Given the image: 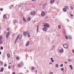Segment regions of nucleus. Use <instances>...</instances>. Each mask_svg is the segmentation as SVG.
<instances>
[{"label":"nucleus","mask_w":74,"mask_h":74,"mask_svg":"<svg viewBox=\"0 0 74 74\" xmlns=\"http://www.w3.org/2000/svg\"><path fill=\"white\" fill-rule=\"evenodd\" d=\"M58 49L59 50V52H60V53H63L64 51L63 49H62V47H59L58 48Z\"/></svg>","instance_id":"obj_1"},{"label":"nucleus","mask_w":74,"mask_h":74,"mask_svg":"<svg viewBox=\"0 0 74 74\" xmlns=\"http://www.w3.org/2000/svg\"><path fill=\"white\" fill-rule=\"evenodd\" d=\"M44 27H46L47 28L49 27V24L45 23L43 25Z\"/></svg>","instance_id":"obj_2"},{"label":"nucleus","mask_w":74,"mask_h":74,"mask_svg":"<svg viewBox=\"0 0 74 74\" xmlns=\"http://www.w3.org/2000/svg\"><path fill=\"white\" fill-rule=\"evenodd\" d=\"M63 47L65 48H68V45L66 44H64L63 45Z\"/></svg>","instance_id":"obj_3"},{"label":"nucleus","mask_w":74,"mask_h":74,"mask_svg":"<svg viewBox=\"0 0 74 74\" xmlns=\"http://www.w3.org/2000/svg\"><path fill=\"white\" fill-rule=\"evenodd\" d=\"M28 32H23V35H24V36H25V37H26L27 36V34L28 33Z\"/></svg>","instance_id":"obj_4"},{"label":"nucleus","mask_w":74,"mask_h":74,"mask_svg":"<svg viewBox=\"0 0 74 74\" xmlns=\"http://www.w3.org/2000/svg\"><path fill=\"white\" fill-rule=\"evenodd\" d=\"M41 15L42 16H45V12L44 11L42 12L41 14Z\"/></svg>","instance_id":"obj_5"},{"label":"nucleus","mask_w":74,"mask_h":74,"mask_svg":"<svg viewBox=\"0 0 74 74\" xmlns=\"http://www.w3.org/2000/svg\"><path fill=\"white\" fill-rule=\"evenodd\" d=\"M31 14L32 15H35V14H36V13L35 11H34L31 13Z\"/></svg>","instance_id":"obj_6"},{"label":"nucleus","mask_w":74,"mask_h":74,"mask_svg":"<svg viewBox=\"0 0 74 74\" xmlns=\"http://www.w3.org/2000/svg\"><path fill=\"white\" fill-rule=\"evenodd\" d=\"M19 36H20L19 35L17 37L16 39L15 42V44H16V41H17V40L18 39V38H19Z\"/></svg>","instance_id":"obj_7"},{"label":"nucleus","mask_w":74,"mask_h":74,"mask_svg":"<svg viewBox=\"0 0 74 74\" xmlns=\"http://www.w3.org/2000/svg\"><path fill=\"white\" fill-rule=\"evenodd\" d=\"M25 4V3H23L21 4L18 6V7H23V6H24Z\"/></svg>","instance_id":"obj_8"},{"label":"nucleus","mask_w":74,"mask_h":74,"mask_svg":"<svg viewBox=\"0 0 74 74\" xmlns=\"http://www.w3.org/2000/svg\"><path fill=\"white\" fill-rule=\"evenodd\" d=\"M23 21L25 23H26V19L24 17H23Z\"/></svg>","instance_id":"obj_9"},{"label":"nucleus","mask_w":74,"mask_h":74,"mask_svg":"<svg viewBox=\"0 0 74 74\" xmlns=\"http://www.w3.org/2000/svg\"><path fill=\"white\" fill-rule=\"evenodd\" d=\"M10 35V31H9L8 34H7V35H6V36L7 38H8V37L9 36V35Z\"/></svg>","instance_id":"obj_10"},{"label":"nucleus","mask_w":74,"mask_h":74,"mask_svg":"<svg viewBox=\"0 0 74 74\" xmlns=\"http://www.w3.org/2000/svg\"><path fill=\"white\" fill-rule=\"evenodd\" d=\"M3 65V62H2V61H1L0 62V66H2Z\"/></svg>","instance_id":"obj_11"},{"label":"nucleus","mask_w":74,"mask_h":74,"mask_svg":"<svg viewBox=\"0 0 74 74\" xmlns=\"http://www.w3.org/2000/svg\"><path fill=\"white\" fill-rule=\"evenodd\" d=\"M29 45V41H28L27 43V44L26 45V46L27 47V46H28V45Z\"/></svg>","instance_id":"obj_12"},{"label":"nucleus","mask_w":74,"mask_h":74,"mask_svg":"<svg viewBox=\"0 0 74 74\" xmlns=\"http://www.w3.org/2000/svg\"><path fill=\"white\" fill-rule=\"evenodd\" d=\"M30 17H28L27 18V21H30Z\"/></svg>","instance_id":"obj_13"},{"label":"nucleus","mask_w":74,"mask_h":74,"mask_svg":"<svg viewBox=\"0 0 74 74\" xmlns=\"http://www.w3.org/2000/svg\"><path fill=\"white\" fill-rule=\"evenodd\" d=\"M3 18L4 19H7V16H6V15H3Z\"/></svg>","instance_id":"obj_14"},{"label":"nucleus","mask_w":74,"mask_h":74,"mask_svg":"<svg viewBox=\"0 0 74 74\" xmlns=\"http://www.w3.org/2000/svg\"><path fill=\"white\" fill-rule=\"evenodd\" d=\"M7 56L8 58H10V57H11V56H10V54L9 53H8L7 54Z\"/></svg>","instance_id":"obj_15"},{"label":"nucleus","mask_w":74,"mask_h":74,"mask_svg":"<svg viewBox=\"0 0 74 74\" xmlns=\"http://www.w3.org/2000/svg\"><path fill=\"white\" fill-rule=\"evenodd\" d=\"M68 61L69 62H72V59H69L68 60Z\"/></svg>","instance_id":"obj_16"},{"label":"nucleus","mask_w":74,"mask_h":74,"mask_svg":"<svg viewBox=\"0 0 74 74\" xmlns=\"http://www.w3.org/2000/svg\"><path fill=\"white\" fill-rule=\"evenodd\" d=\"M43 30H44V31H47V28L45 27H44L43 28Z\"/></svg>","instance_id":"obj_17"},{"label":"nucleus","mask_w":74,"mask_h":74,"mask_svg":"<svg viewBox=\"0 0 74 74\" xmlns=\"http://www.w3.org/2000/svg\"><path fill=\"white\" fill-rule=\"evenodd\" d=\"M54 1H55V0H51V3H54Z\"/></svg>","instance_id":"obj_18"},{"label":"nucleus","mask_w":74,"mask_h":74,"mask_svg":"<svg viewBox=\"0 0 74 74\" xmlns=\"http://www.w3.org/2000/svg\"><path fill=\"white\" fill-rule=\"evenodd\" d=\"M63 11H64V12H66L67 10H66V9H65V8H64L63 9Z\"/></svg>","instance_id":"obj_19"},{"label":"nucleus","mask_w":74,"mask_h":74,"mask_svg":"<svg viewBox=\"0 0 74 74\" xmlns=\"http://www.w3.org/2000/svg\"><path fill=\"white\" fill-rule=\"evenodd\" d=\"M51 61L52 62H54V60H53V58H51Z\"/></svg>","instance_id":"obj_20"},{"label":"nucleus","mask_w":74,"mask_h":74,"mask_svg":"<svg viewBox=\"0 0 74 74\" xmlns=\"http://www.w3.org/2000/svg\"><path fill=\"white\" fill-rule=\"evenodd\" d=\"M54 48H55V45H53L52 47V50H53L54 49Z\"/></svg>","instance_id":"obj_21"},{"label":"nucleus","mask_w":74,"mask_h":74,"mask_svg":"<svg viewBox=\"0 0 74 74\" xmlns=\"http://www.w3.org/2000/svg\"><path fill=\"white\" fill-rule=\"evenodd\" d=\"M3 70H4V68H3V67L1 69V72H3Z\"/></svg>","instance_id":"obj_22"},{"label":"nucleus","mask_w":74,"mask_h":74,"mask_svg":"<svg viewBox=\"0 0 74 74\" xmlns=\"http://www.w3.org/2000/svg\"><path fill=\"white\" fill-rule=\"evenodd\" d=\"M69 66L70 67V68H71V70H73V66H72V65H70Z\"/></svg>","instance_id":"obj_23"},{"label":"nucleus","mask_w":74,"mask_h":74,"mask_svg":"<svg viewBox=\"0 0 74 74\" xmlns=\"http://www.w3.org/2000/svg\"><path fill=\"white\" fill-rule=\"evenodd\" d=\"M3 40V37L0 36V40Z\"/></svg>","instance_id":"obj_24"},{"label":"nucleus","mask_w":74,"mask_h":74,"mask_svg":"<svg viewBox=\"0 0 74 74\" xmlns=\"http://www.w3.org/2000/svg\"><path fill=\"white\" fill-rule=\"evenodd\" d=\"M70 8L72 10H73V6H71Z\"/></svg>","instance_id":"obj_25"},{"label":"nucleus","mask_w":74,"mask_h":74,"mask_svg":"<svg viewBox=\"0 0 74 74\" xmlns=\"http://www.w3.org/2000/svg\"><path fill=\"white\" fill-rule=\"evenodd\" d=\"M27 34V36H28V37H30V34H29V32H28Z\"/></svg>","instance_id":"obj_26"},{"label":"nucleus","mask_w":74,"mask_h":74,"mask_svg":"<svg viewBox=\"0 0 74 74\" xmlns=\"http://www.w3.org/2000/svg\"><path fill=\"white\" fill-rule=\"evenodd\" d=\"M55 66L56 67L58 68L59 67V65H58V64H57Z\"/></svg>","instance_id":"obj_27"},{"label":"nucleus","mask_w":74,"mask_h":74,"mask_svg":"<svg viewBox=\"0 0 74 74\" xmlns=\"http://www.w3.org/2000/svg\"><path fill=\"white\" fill-rule=\"evenodd\" d=\"M3 44V41L1 40H0V44Z\"/></svg>","instance_id":"obj_28"},{"label":"nucleus","mask_w":74,"mask_h":74,"mask_svg":"<svg viewBox=\"0 0 74 74\" xmlns=\"http://www.w3.org/2000/svg\"><path fill=\"white\" fill-rule=\"evenodd\" d=\"M64 8L66 10H67V9H68V6H65V8Z\"/></svg>","instance_id":"obj_29"},{"label":"nucleus","mask_w":74,"mask_h":74,"mask_svg":"<svg viewBox=\"0 0 74 74\" xmlns=\"http://www.w3.org/2000/svg\"><path fill=\"white\" fill-rule=\"evenodd\" d=\"M18 67H21V64H18Z\"/></svg>","instance_id":"obj_30"},{"label":"nucleus","mask_w":74,"mask_h":74,"mask_svg":"<svg viewBox=\"0 0 74 74\" xmlns=\"http://www.w3.org/2000/svg\"><path fill=\"white\" fill-rule=\"evenodd\" d=\"M58 27L59 29H61V26L60 25H59L58 26Z\"/></svg>","instance_id":"obj_31"},{"label":"nucleus","mask_w":74,"mask_h":74,"mask_svg":"<svg viewBox=\"0 0 74 74\" xmlns=\"http://www.w3.org/2000/svg\"><path fill=\"white\" fill-rule=\"evenodd\" d=\"M65 38H66V40H68V36H67V35H66L65 36Z\"/></svg>","instance_id":"obj_32"},{"label":"nucleus","mask_w":74,"mask_h":74,"mask_svg":"<svg viewBox=\"0 0 74 74\" xmlns=\"http://www.w3.org/2000/svg\"><path fill=\"white\" fill-rule=\"evenodd\" d=\"M47 5V3H45V4L43 5V6L44 7H45V6H46V5Z\"/></svg>","instance_id":"obj_33"},{"label":"nucleus","mask_w":74,"mask_h":74,"mask_svg":"<svg viewBox=\"0 0 74 74\" xmlns=\"http://www.w3.org/2000/svg\"><path fill=\"white\" fill-rule=\"evenodd\" d=\"M39 26H38L37 27V32H38V31H39V30H38V27H39Z\"/></svg>","instance_id":"obj_34"},{"label":"nucleus","mask_w":74,"mask_h":74,"mask_svg":"<svg viewBox=\"0 0 74 74\" xmlns=\"http://www.w3.org/2000/svg\"><path fill=\"white\" fill-rule=\"evenodd\" d=\"M32 70H34L35 69V68H34V67H32Z\"/></svg>","instance_id":"obj_35"},{"label":"nucleus","mask_w":74,"mask_h":74,"mask_svg":"<svg viewBox=\"0 0 74 74\" xmlns=\"http://www.w3.org/2000/svg\"><path fill=\"white\" fill-rule=\"evenodd\" d=\"M16 59H17V60H19V58L18 56L16 57Z\"/></svg>","instance_id":"obj_36"},{"label":"nucleus","mask_w":74,"mask_h":74,"mask_svg":"<svg viewBox=\"0 0 74 74\" xmlns=\"http://www.w3.org/2000/svg\"><path fill=\"white\" fill-rule=\"evenodd\" d=\"M61 70L63 71V70H64V69L63 68H61Z\"/></svg>","instance_id":"obj_37"},{"label":"nucleus","mask_w":74,"mask_h":74,"mask_svg":"<svg viewBox=\"0 0 74 74\" xmlns=\"http://www.w3.org/2000/svg\"><path fill=\"white\" fill-rule=\"evenodd\" d=\"M37 0H32V1H33L34 2H36V1H37Z\"/></svg>","instance_id":"obj_38"},{"label":"nucleus","mask_w":74,"mask_h":74,"mask_svg":"<svg viewBox=\"0 0 74 74\" xmlns=\"http://www.w3.org/2000/svg\"><path fill=\"white\" fill-rule=\"evenodd\" d=\"M69 39H71L72 38V37H71V36H69Z\"/></svg>","instance_id":"obj_39"},{"label":"nucleus","mask_w":74,"mask_h":74,"mask_svg":"<svg viewBox=\"0 0 74 74\" xmlns=\"http://www.w3.org/2000/svg\"><path fill=\"white\" fill-rule=\"evenodd\" d=\"M1 50L3 49V47H1Z\"/></svg>","instance_id":"obj_40"},{"label":"nucleus","mask_w":74,"mask_h":74,"mask_svg":"<svg viewBox=\"0 0 74 74\" xmlns=\"http://www.w3.org/2000/svg\"><path fill=\"white\" fill-rule=\"evenodd\" d=\"M12 6H10V7L9 8H10V9H12Z\"/></svg>","instance_id":"obj_41"},{"label":"nucleus","mask_w":74,"mask_h":74,"mask_svg":"<svg viewBox=\"0 0 74 74\" xmlns=\"http://www.w3.org/2000/svg\"><path fill=\"white\" fill-rule=\"evenodd\" d=\"M63 64H62L61 65H60V67H63Z\"/></svg>","instance_id":"obj_42"},{"label":"nucleus","mask_w":74,"mask_h":74,"mask_svg":"<svg viewBox=\"0 0 74 74\" xmlns=\"http://www.w3.org/2000/svg\"><path fill=\"white\" fill-rule=\"evenodd\" d=\"M49 74H53V72H50Z\"/></svg>","instance_id":"obj_43"},{"label":"nucleus","mask_w":74,"mask_h":74,"mask_svg":"<svg viewBox=\"0 0 74 74\" xmlns=\"http://www.w3.org/2000/svg\"><path fill=\"white\" fill-rule=\"evenodd\" d=\"M11 66H8V69H11Z\"/></svg>","instance_id":"obj_44"},{"label":"nucleus","mask_w":74,"mask_h":74,"mask_svg":"<svg viewBox=\"0 0 74 74\" xmlns=\"http://www.w3.org/2000/svg\"><path fill=\"white\" fill-rule=\"evenodd\" d=\"M16 22H17V21H16V20H15L14 21V23H16Z\"/></svg>","instance_id":"obj_45"},{"label":"nucleus","mask_w":74,"mask_h":74,"mask_svg":"<svg viewBox=\"0 0 74 74\" xmlns=\"http://www.w3.org/2000/svg\"><path fill=\"white\" fill-rule=\"evenodd\" d=\"M7 30L8 31H9V30H10V28H8L7 29Z\"/></svg>","instance_id":"obj_46"},{"label":"nucleus","mask_w":74,"mask_h":74,"mask_svg":"<svg viewBox=\"0 0 74 74\" xmlns=\"http://www.w3.org/2000/svg\"><path fill=\"white\" fill-rule=\"evenodd\" d=\"M49 64H52V62H50L49 63Z\"/></svg>","instance_id":"obj_47"},{"label":"nucleus","mask_w":74,"mask_h":74,"mask_svg":"<svg viewBox=\"0 0 74 74\" xmlns=\"http://www.w3.org/2000/svg\"><path fill=\"white\" fill-rule=\"evenodd\" d=\"M0 10L1 11H3V9H2V8H1L0 9Z\"/></svg>","instance_id":"obj_48"},{"label":"nucleus","mask_w":74,"mask_h":74,"mask_svg":"<svg viewBox=\"0 0 74 74\" xmlns=\"http://www.w3.org/2000/svg\"><path fill=\"white\" fill-rule=\"evenodd\" d=\"M72 52H73V53H74V50H72Z\"/></svg>","instance_id":"obj_49"},{"label":"nucleus","mask_w":74,"mask_h":74,"mask_svg":"<svg viewBox=\"0 0 74 74\" xmlns=\"http://www.w3.org/2000/svg\"><path fill=\"white\" fill-rule=\"evenodd\" d=\"M11 6L12 7H14V5H12Z\"/></svg>","instance_id":"obj_50"},{"label":"nucleus","mask_w":74,"mask_h":74,"mask_svg":"<svg viewBox=\"0 0 74 74\" xmlns=\"http://www.w3.org/2000/svg\"><path fill=\"white\" fill-rule=\"evenodd\" d=\"M12 74H15V73L14 72H13Z\"/></svg>","instance_id":"obj_51"},{"label":"nucleus","mask_w":74,"mask_h":74,"mask_svg":"<svg viewBox=\"0 0 74 74\" xmlns=\"http://www.w3.org/2000/svg\"><path fill=\"white\" fill-rule=\"evenodd\" d=\"M48 16H47L46 17V19H47V18H48Z\"/></svg>","instance_id":"obj_52"},{"label":"nucleus","mask_w":74,"mask_h":74,"mask_svg":"<svg viewBox=\"0 0 74 74\" xmlns=\"http://www.w3.org/2000/svg\"><path fill=\"white\" fill-rule=\"evenodd\" d=\"M7 66V65L6 64H5V66Z\"/></svg>","instance_id":"obj_53"},{"label":"nucleus","mask_w":74,"mask_h":74,"mask_svg":"<svg viewBox=\"0 0 74 74\" xmlns=\"http://www.w3.org/2000/svg\"><path fill=\"white\" fill-rule=\"evenodd\" d=\"M1 51H0V55H1Z\"/></svg>","instance_id":"obj_54"},{"label":"nucleus","mask_w":74,"mask_h":74,"mask_svg":"<svg viewBox=\"0 0 74 74\" xmlns=\"http://www.w3.org/2000/svg\"><path fill=\"white\" fill-rule=\"evenodd\" d=\"M12 67H13V68H14V67H15V66H12Z\"/></svg>","instance_id":"obj_55"},{"label":"nucleus","mask_w":74,"mask_h":74,"mask_svg":"<svg viewBox=\"0 0 74 74\" xmlns=\"http://www.w3.org/2000/svg\"><path fill=\"white\" fill-rule=\"evenodd\" d=\"M71 16H72V17H73V15H71Z\"/></svg>","instance_id":"obj_56"},{"label":"nucleus","mask_w":74,"mask_h":74,"mask_svg":"<svg viewBox=\"0 0 74 74\" xmlns=\"http://www.w3.org/2000/svg\"><path fill=\"white\" fill-rule=\"evenodd\" d=\"M37 72H38V71H37V70H36V72L37 73Z\"/></svg>","instance_id":"obj_57"},{"label":"nucleus","mask_w":74,"mask_h":74,"mask_svg":"<svg viewBox=\"0 0 74 74\" xmlns=\"http://www.w3.org/2000/svg\"><path fill=\"white\" fill-rule=\"evenodd\" d=\"M11 64V63H9V64Z\"/></svg>","instance_id":"obj_58"},{"label":"nucleus","mask_w":74,"mask_h":74,"mask_svg":"<svg viewBox=\"0 0 74 74\" xmlns=\"http://www.w3.org/2000/svg\"><path fill=\"white\" fill-rule=\"evenodd\" d=\"M58 4H59V2H58Z\"/></svg>","instance_id":"obj_59"},{"label":"nucleus","mask_w":74,"mask_h":74,"mask_svg":"<svg viewBox=\"0 0 74 74\" xmlns=\"http://www.w3.org/2000/svg\"><path fill=\"white\" fill-rule=\"evenodd\" d=\"M65 63H67L66 62H65Z\"/></svg>","instance_id":"obj_60"},{"label":"nucleus","mask_w":74,"mask_h":74,"mask_svg":"<svg viewBox=\"0 0 74 74\" xmlns=\"http://www.w3.org/2000/svg\"><path fill=\"white\" fill-rule=\"evenodd\" d=\"M35 22V21H34V23Z\"/></svg>","instance_id":"obj_61"},{"label":"nucleus","mask_w":74,"mask_h":74,"mask_svg":"<svg viewBox=\"0 0 74 74\" xmlns=\"http://www.w3.org/2000/svg\"><path fill=\"white\" fill-rule=\"evenodd\" d=\"M1 28V27H0V29Z\"/></svg>","instance_id":"obj_62"},{"label":"nucleus","mask_w":74,"mask_h":74,"mask_svg":"<svg viewBox=\"0 0 74 74\" xmlns=\"http://www.w3.org/2000/svg\"><path fill=\"white\" fill-rule=\"evenodd\" d=\"M0 14H1V13H0Z\"/></svg>","instance_id":"obj_63"},{"label":"nucleus","mask_w":74,"mask_h":74,"mask_svg":"<svg viewBox=\"0 0 74 74\" xmlns=\"http://www.w3.org/2000/svg\"><path fill=\"white\" fill-rule=\"evenodd\" d=\"M25 4H26V3H25Z\"/></svg>","instance_id":"obj_64"}]
</instances>
